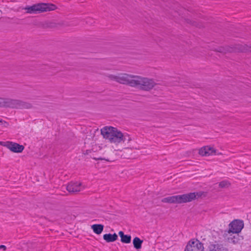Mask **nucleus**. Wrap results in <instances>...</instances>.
Returning a JSON list of instances; mask_svg holds the SVG:
<instances>
[{
	"instance_id": "b1692460",
	"label": "nucleus",
	"mask_w": 251,
	"mask_h": 251,
	"mask_svg": "<svg viewBox=\"0 0 251 251\" xmlns=\"http://www.w3.org/2000/svg\"><path fill=\"white\" fill-rule=\"evenodd\" d=\"M124 136H126V141H127V142H129L131 140L130 138L127 134L124 135Z\"/></svg>"
},
{
	"instance_id": "6e6552de",
	"label": "nucleus",
	"mask_w": 251,
	"mask_h": 251,
	"mask_svg": "<svg viewBox=\"0 0 251 251\" xmlns=\"http://www.w3.org/2000/svg\"><path fill=\"white\" fill-rule=\"evenodd\" d=\"M111 136V140L110 141L111 143H119L122 141H126V136H124L123 133L118 130L116 128V129L113 130Z\"/></svg>"
},
{
	"instance_id": "a211bd4d",
	"label": "nucleus",
	"mask_w": 251,
	"mask_h": 251,
	"mask_svg": "<svg viewBox=\"0 0 251 251\" xmlns=\"http://www.w3.org/2000/svg\"><path fill=\"white\" fill-rule=\"evenodd\" d=\"M143 242V241L138 237H135L133 240V246L136 250L141 249Z\"/></svg>"
},
{
	"instance_id": "20e7f679",
	"label": "nucleus",
	"mask_w": 251,
	"mask_h": 251,
	"mask_svg": "<svg viewBox=\"0 0 251 251\" xmlns=\"http://www.w3.org/2000/svg\"><path fill=\"white\" fill-rule=\"evenodd\" d=\"M4 107L13 109H30L32 107L31 103L19 100L5 98Z\"/></svg>"
},
{
	"instance_id": "0eeeda50",
	"label": "nucleus",
	"mask_w": 251,
	"mask_h": 251,
	"mask_svg": "<svg viewBox=\"0 0 251 251\" xmlns=\"http://www.w3.org/2000/svg\"><path fill=\"white\" fill-rule=\"evenodd\" d=\"M203 244L199 240L193 238L188 241L184 251H204Z\"/></svg>"
},
{
	"instance_id": "7ed1b4c3",
	"label": "nucleus",
	"mask_w": 251,
	"mask_h": 251,
	"mask_svg": "<svg viewBox=\"0 0 251 251\" xmlns=\"http://www.w3.org/2000/svg\"><path fill=\"white\" fill-rule=\"evenodd\" d=\"M56 9L57 6L55 5L49 3H39L25 8L27 12L30 13L48 12Z\"/></svg>"
},
{
	"instance_id": "393cba45",
	"label": "nucleus",
	"mask_w": 251,
	"mask_h": 251,
	"mask_svg": "<svg viewBox=\"0 0 251 251\" xmlns=\"http://www.w3.org/2000/svg\"><path fill=\"white\" fill-rule=\"evenodd\" d=\"M0 249H3L4 251H5L6 249V247L4 245H0Z\"/></svg>"
},
{
	"instance_id": "4468645a",
	"label": "nucleus",
	"mask_w": 251,
	"mask_h": 251,
	"mask_svg": "<svg viewBox=\"0 0 251 251\" xmlns=\"http://www.w3.org/2000/svg\"><path fill=\"white\" fill-rule=\"evenodd\" d=\"M103 238L107 242H113L118 239V235L116 233L113 234L110 233L105 234L103 236Z\"/></svg>"
},
{
	"instance_id": "aec40b11",
	"label": "nucleus",
	"mask_w": 251,
	"mask_h": 251,
	"mask_svg": "<svg viewBox=\"0 0 251 251\" xmlns=\"http://www.w3.org/2000/svg\"><path fill=\"white\" fill-rule=\"evenodd\" d=\"M231 185V183L229 181L226 180H224L219 183V186L220 188H223L226 187H228Z\"/></svg>"
},
{
	"instance_id": "39448f33",
	"label": "nucleus",
	"mask_w": 251,
	"mask_h": 251,
	"mask_svg": "<svg viewBox=\"0 0 251 251\" xmlns=\"http://www.w3.org/2000/svg\"><path fill=\"white\" fill-rule=\"evenodd\" d=\"M108 77L112 80L123 84L134 87L135 75L124 74L121 75H110Z\"/></svg>"
},
{
	"instance_id": "dca6fc26",
	"label": "nucleus",
	"mask_w": 251,
	"mask_h": 251,
	"mask_svg": "<svg viewBox=\"0 0 251 251\" xmlns=\"http://www.w3.org/2000/svg\"><path fill=\"white\" fill-rule=\"evenodd\" d=\"M214 50L216 51L224 53L234 51L233 49L229 46L219 47L214 49Z\"/></svg>"
},
{
	"instance_id": "412c9836",
	"label": "nucleus",
	"mask_w": 251,
	"mask_h": 251,
	"mask_svg": "<svg viewBox=\"0 0 251 251\" xmlns=\"http://www.w3.org/2000/svg\"><path fill=\"white\" fill-rule=\"evenodd\" d=\"M241 51L251 52V44L244 45L241 46V48L239 49Z\"/></svg>"
},
{
	"instance_id": "423d86ee",
	"label": "nucleus",
	"mask_w": 251,
	"mask_h": 251,
	"mask_svg": "<svg viewBox=\"0 0 251 251\" xmlns=\"http://www.w3.org/2000/svg\"><path fill=\"white\" fill-rule=\"evenodd\" d=\"M244 226V224L242 220L238 219L234 220L229 224V229L227 230H225V236H226L228 233L238 234L241 231Z\"/></svg>"
},
{
	"instance_id": "f03ea898",
	"label": "nucleus",
	"mask_w": 251,
	"mask_h": 251,
	"mask_svg": "<svg viewBox=\"0 0 251 251\" xmlns=\"http://www.w3.org/2000/svg\"><path fill=\"white\" fill-rule=\"evenodd\" d=\"M134 87L144 91H150L156 85L153 79L135 75Z\"/></svg>"
},
{
	"instance_id": "9d476101",
	"label": "nucleus",
	"mask_w": 251,
	"mask_h": 251,
	"mask_svg": "<svg viewBox=\"0 0 251 251\" xmlns=\"http://www.w3.org/2000/svg\"><path fill=\"white\" fill-rule=\"evenodd\" d=\"M24 148L23 145L10 141L7 149L13 152L21 153L23 151Z\"/></svg>"
},
{
	"instance_id": "f8f14e48",
	"label": "nucleus",
	"mask_w": 251,
	"mask_h": 251,
	"mask_svg": "<svg viewBox=\"0 0 251 251\" xmlns=\"http://www.w3.org/2000/svg\"><path fill=\"white\" fill-rule=\"evenodd\" d=\"M115 129H116L115 127L105 126L101 129V134L104 138L108 139L110 141L111 137V135H112L113 130Z\"/></svg>"
},
{
	"instance_id": "f3484780",
	"label": "nucleus",
	"mask_w": 251,
	"mask_h": 251,
	"mask_svg": "<svg viewBox=\"0 0 251 251\" xmlns=\"http://www.w3.org/2000/svg\"><path fill=\"white\" fill-rule=\"evenodd\" d=\"M91 227L95 233L100 234L103 230L104 226L101 224H95Z\"/></svg>"
},
{
	"instance_id": "9b49d317",
	"label": "nucleus",
	"mask_w": 251,
	"mask_h": 251,
	"mask_svg": "<svg viewBox=\"0 0 251 251\" xmlns=\"http://www.w3.org/2000/svg\"><path fill=\"white\" fill-rule=\"evenodd\" d=\"M216 150L209 146H204L199 150V154L202 156H209L215 154Z\"/></svg>"
},
{
	"instance_id": "1a4fd4ad",
	"label": "nucleus",
	"mask_w": 251,
	"mask_h": 251,
	"mask_svg": "<svg viewBox=\"0 0 251 251\" xmlns=\"http://www.w3.org/2000/svg\"><path fill=\"white\" fill-rule=\"evenodd\" d=\"M67 190L71 193H76L83 190L82 184L78 182H71L66 186Z\"/></svg>"
},
{
	"instance_id": "ddd939ff",
	"label": "nucleus",
	"mask_w": 251,
	"mask_h": 251,
	"mask_svg": "<svg viewBox=\"0 0 251 251\" xmlns=\"http://www.w3.org/2000/svg\"><path fill=\"white\" fill-rule=\"evenodd\" d=\"M208 249L209 251H227L222 244H219L216 241L210 243Z\"/></svg>"
},
{
	"instance_id": "f257e3e1",
	"label": "nucleus",
	"mask_w": 251,
	"mask_h": 251,
	"mask_svg": "<svg viewBox=\"0 0 251 251\" xmlns=\"http://www.w3.org/2000/svg\"><path fill=\"white\" fill-rule=\"evenodd\" d=\"M203 192H197L187 194L175 195L164 198L161 200L164 203H182L192 201L202 196Z\"/></svg>"
},
{
	"instance_id": "a878e982",
	"label": "nucleus",
	"mask_w": 251,
	"mask_h": 251,
	"mask_svg": "<svg viewBox=\"0 0 251 251\" xmlns=\"http://www.w3.org/2000/svg\"><path fill=\"white\" fill-rule=\"evenodd\" d=\"M3 122V121L2 120V119H0V124L1 123H2Z\"/></svg>"
},
{
	"instance_id": "5701e85b",
	"label": "nucleus",
	"mask_w": 251,
	"mask_h": 251,
	"mask_svg": "<svg viewBox=\"0 0 251 251\" xmlns=\"http://www.w3.org/2000/svg\"><path fill=\"white\" fill-rule=\"evenodd\" d=\"M5 98H1L0 97V107H3Z\"/></svg>"
},
{
	"instance_id": "6ab92c4d",
	"label": "nucleus",
	"mask_w": 251,
	"mask_h": 251,
	"mask_svg": "<svg viewBox=\"0 0 251 251\" xmlns=\"http://www.w3.org/2000/svg\"><path fill=\"white\" fill-rule=\"evenodd\" d=\"M231 233H227L226 236H225V231L224 232L223 234V237L225 238V240H226L228 242H231L233 243H235L236 242L234 240L235 238V236H233V237H231L232 234H231Z\"/></svg>"
},
{
	"instance_id": "4be33fe9",
	"label": "nucleus",
	"mask_w": 251,
	"mask_h": 251,
	"mask_svg": "<svg viewBox=\"0 0 251 251\" xmlns=\"http://www.w3.org/2000/svg\"><path fill=\"white\" fill-rule=\"evenodd\" d=\"M9 142L10 141H6V142L0 141V145H1L2 146L5 147L7 148H8V146Z\"/></svg>"
},
{
	"instance_id": "2eb2a0df",
	"label": "nucleus",
	"mask_w": 251,
	"mask_h": 251,
	"mask_svg": "<svg viewBox=\"0 0 251 251\" xmlns=\"http://www.w3.org/2000/svg\"><path fill=\"white\" fill-rule=\"evenodd\" d=\"M118 234L121 237V241L122 243L128 244L131 242V236L130 235H126L122 231H120Z\"/></svg>"
}]
</instances>
